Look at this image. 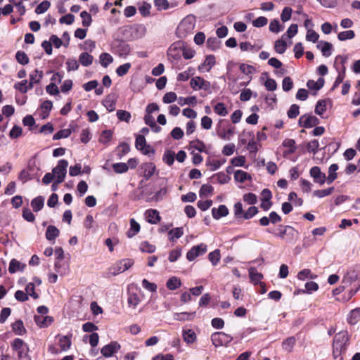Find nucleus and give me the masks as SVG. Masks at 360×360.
Returning <instances> with one entry per match:
<instances>
[{
  "label": "nucleus",
  "mask_w": 360,
  "mask_h": 360,
  "mask_svg": "<svg viewBox=\"0 0 360 360\" xmlns=\"http://www.w3.org/2000/svg\"><path fill=\"white\" fill-rule=\"evenodd\" d=\"M182 336L187 344H192L196 340V334L192 329L184 330Z\"/></svg>",
  "instance_id": "393cba45"
},
{
  "label": "nucleus",
  "mask_w": 360,
  "mask_h": 360,
  "mask_svg": "<svg viewBox=\"0 0 360 360\" xmlns=\"http://www.w3.org/2000/svg\"><path fill=\"white\" fill-rule=\"evenodd\" d=\"M283 146L284 147L288 148L289 150L288 153L289 154H292L295 152L296 150V146H295V141L294 139H286L283 142Z\"/></svg>",
  "instance_id": "680f3d73"
},
{
  "label": "nucleus",
  "mask_w": 360,
  "mask_h": 360,
  "mask_svg": "<svg viewBox=\"0 0 360 360\" xmlns=\"http://www.w3.org/2000/svg\"><path fill=\"white\" fill-rule=\"evenodd\" d=\"M309 174L313 178L314 181L320 185H323L325 182H327L326 174L321 171V169L318 166H314L310 169Z\"/></svg>",
  "instance_id": "9b49d317"
},
{
  "label": "nucleus",
  "mask_w": 360,
  "mask_h": 360,
  "mask_svg": "<svg viewBox=\"0 0 360 360\" xmlns=\"http://www.w3.org/2000/svg\"><path fill=\"white\" fill-rule=\"evenodd\" d=\"M181 285L180 278L176 276H172L168 279L166 283L167 288L170 290L178 289Z\"/></svg>",
  "instance_id": "bb28decb"
},
{
  "label": "nucleus",
  "mask_w": 360,
  "mask_h": 360,
  "mask_svg": "<svg viewBox=\"0 0 360 360\" xmlns=\"http://www.w3.org/2000/svg\"><path fill=\"white\" fill-rule=\"evenodd\" d=\"M51 3L47 1H43L41 3H40L35 9V13L37 14H41L45 13L50 7Z\"/></svg>",
  "instance_id": "052dcab7"
},
{
  "label": "nucleus",
  "mask_w": 360,
  "mask_h": 360,
  "mask_svg": "<svg viewBox=\"0 0 360 360\" xmlns=\"http://www.w3.org/2000/svg\"><path fill=\"white\" fill-rule=\"evenodd\" d=\"M215 57L213 55L207 56L205 60L200 66H199V69L205 68L206 71L209 72L211 68L215 65Z\"/></svg>",
  "instance_id": "cd10ccee"
},
{
  "label": "nucleus",
  "mask_w": 360,
  "mask_h": 360,
  "mask_svg": "<svg viewBox=\"0 0 360 360\" xmlns=\"http://www.w3.org/2000/svg\"><path fill=\"white\" fill-rule=\"evenodd\" d=\"M71 134L72 130L70 129H61L53 135V139L58 140L63 138H68L71 135Z\"/></svg>",
  "instance_id": "13d9d810"
},
{
  "label": "nucleus",
  "mask_w": 360,
  "mask_h": 360,
  "mask_svg": "<svg viewBox=\"0 0 360 360\" xmlns=\"http://www.w3.org/2000/svg\"><path fill=\"white\" fill-rule=\"evenodd\" d=\"M134 264V261L131 259H124L112 265L109 268V274L112 276H116L128 270Z\"/></svg>",
  "instance_id": "7ed1b4c3"
},
{
  "label": "nucleus",
  "mask_w": 360,
  "mask_h": 360,
  "mask_svg": "<svg viewBox=\"0 0 360 360\" xmlns=\"http://www.w3.org/2000/svg\"><path fill=\"white\" fill-rule=\"evenodd\" d=\"M355 37V33L353 30H347L340 32L338 34V38L340 41H345L347 39H352Z\"/></svg>",
  "instance_id": "8fccbe9b"
},
{
  "label": "nucleus",
  "mask_w": 360,
  "mask_h": 360,
  "mask_svg": "<svg viewBox=\"0 0 360 360\" xmlns=\"http://www.w3.org/2000/svg\"><path fill=\"white\" fill-rule=\"evenodd\" d=\"M195 312L188 313V312H181V313H176L174 315V319L177 321H191L193 320L195 316Z\"/></svg>",
  "instance_id": "79ce46f5"
},
{
  "label": "nucleus",
  "mask_w": 360,
  "mask_h": 360,
  "mask_svg": "<svg viewBox=\"0 0 360 360\" xmlns=\"http://www.w3.org/2000/svg\"><path fill=\"white\" fill-rule=\"evenodd\" d=\"M112 61L113 58L109 53H103L100 55V62L103 67H108Z\"/></svg>",
  "instance_id": "6e6d98bb"
},
{
  "label": "nucleus",
  "mask_w": 360,
  "mask_h": 360,
  "mask_svg": "<svg viewBox=\"0 0 360 360\" xmlns=\"http://www.w3.org/2000/svg\"><path fill=\"white\" fill-rule=\"evenodd\" d=\"M68 162L65 160H60L58 161V165L53 169L52 174L57 179V184L62 183L66 176L67 167Z\"/></svg>",
  "instance_id": "20e7f679"
},
{
  "label": "nucleus",
  "mask_w": 360,
  "mask_h": 360,
  "mask_svg": "<svg viewBox=\"0 0 360 360\" xmlns=\"http://www.w3.org/2000/svg\"><path fill=\"white\" fill-rule=\"evenodd\" d=\"M212 214L214 219H219L229 214V210L226 205H221L218 208H213L212 210Z\"/></svg>",
  "instance_id": "f3484780"
},
{
  "label": "nucleus",
  "mask_w": 360,
  "mask_h": 360,
  "mask_svg": "<svg viewBox=\"0 0 360 360\" xmlns=\"http://www.w3.org/2000/svg\"><path fill=\"white\" fill-rule=\"evenodd\" d=\"M220 258V250L219 249H216L215 250L210 252L208 255V259L214 266H216L218 264Z\"/></svg>",
  "instance_id": "a18cd8bd"
},
{
  "label": "nucleus",
  "mask_w": 360,
  "mask_h": 360,
  "mask_svg": "<svg viewBox=\"0 0 360 360\" xmlns=\"http://www.w3.org/2000/svg\"><path fill=\"white\" fill-rule=\"evenodd\" d=\"M293 87V82L290 77H285L282 82V89L284 91L288 92Z\"/></svg>",
  "instance_id": "774afa93"
},
{
  "label": "nucleus",
  "mask_w": 360,
  "mask_h": 360,
  "mask_svg": "<svg viewBox=\"0 0 360 360\" xmlns=\"http://www.w3.org/2000/svg\"><path fill=\"white\" fill-rule=\"evenodd\" d=\"M168 233L169 236V240H174V239H178L183 236L184 230L182 227H178L171 229Z\"/></svg>",
  "instance_id": "49530a36"
},
{
  "label": "nucleus",
  "mask_w": 360,
  "mask_h": 360,
  "mask_svg": "<svg viewBox=\"0 0 360 360\" xmlns=\"http://www.w3.org/2000/svg\"><path fill=\"white\" fill-rule=\"evenodd\" d=\"M12 349L15 351L17 353L20 352H23L24 350H30L29 347L22 339L15 338L11 342Z\"/></svg>",
  "instance_id": "a211bd4d"
},
{
  "label": "nucleus",
  "mask_w": 360,
  "mask_h": 360,
  "mask_svg": "<svg viewBox=\"0 0 360 360\" xmlns=\"http://www.w3.org/2000/svg\"><path fill=\"white\" fill-rule=\"evenodd\" d=\"M324 83H325L324 79L322 77H320L318 79L317 81L309 79L307 82V86L309 89L318 91L323 86Z\"/></svg>",
  "instance_id": "b1692460"
},
{
  "label": "nucleus",
  "mask_w": 360,
  "mask_h": 360,
  "mask_svg": "<svg viewBox=\"0 0 360 360\" xmlns=\"http://www.w3.org/2000/svg\"><path fill=\"white\" fill-rule=\"evenodd\" d=\"M213 108H214V112L219 116L224 117V116L227 115L229 113V111L227 110L226 105L221 102L216 103L214 105Z\"/></svg>",
  "instance_id": "72a5a7b5"
},
{
  "label": "nucleus",
  "mask_w": 360,
  "mask_h": 360,
  "mask_svg": "<svg viewBox=\"0 0 360 360\" xmlns=\"http://www.w3.org/2000/svg\"><path fill=\"white\" fill-rule=\"evenodd\" d=\"M25 292L34 299H37L39 295L35 292V285L33 283H29L25 287Z\"/></svg>",
  "instance_id": "69168bd1"
},
{
  "label": "nucleus",
  "mask_w": 360,
  "mask_h": 360,
  "mask_svg": "<svg viewBox=\"0 0 360 360\" xmlns=\"http://www.w3.org/2000/svg\"><path fill=\"white\" fill-rule=\"evenodd\" d=\"M249 277L250 281L255 284H259L261 280L263 278V275L261 273H259L255 267L251 266L248 269Z\"/></svg>",
  "instance_id": "dca6fc26"
},
{
  "label": "nucleus",
  "mask_w": 360,
  "mask_h": 360,
  "mask_svg": "<svg viewBox=\"0 0 360 360\" xmlns=\"http://www.w3.org/2000/svg\"><path fill=\"white\" fill-rule=\"evenodd\" d=\"M300 114V107L297 104H292L290 105L289 110L287 112L288 117L290 119H294Z\"/></svg>",
  "instance_id": "bf43d9fd"
},
{
  "label": "nucleus",
  "mask_w": 360,
  "mask_h": 360,
  "mask_svg": "<svg viewBox=\"0 0 360 360\" xmlns=\"http://www.w3.org/2000/svg\"><path fill=\"white\" fill-rule=\"evenodd\" d=\"M196 19L194 15H188L179 23L176 29V34L179 38H186L193 34L195 27Z\"/></svg>",
  "instance_id": "f257e3e1"
},
{
  "label": "nucleus",
  "mask_w": 360,
  "mask_h": 360,
  "mask_svg": "<svg viewBox=\"0 0 360 360\" xmlns=\"http://www.w3.org/2000/svg\"><path fill=\"white\" fill-rule=\"evenodd\" d=\"M25 264H22L17 259H12L9 264L8 271L11 274H14L17 271H22L25 269Z\"/></svg>",
  "instance_id": "aec40b11"
},
{
  "label": "nucleus",
  "mask_w": 360,
  "mask_h": 360,
  "mask_svg": "<svg viewBox=\"0 0 360 360\" xmlns=\"http://www.w3.org/2000/svg\"><path fill=\"white\" fill-rule=\"evenodd\" d=\"M326 110V102L324 100H320L317 102L314 112L319 115H321Z\"/></svg>",
  "instance_id": "e2e57ef3"
},
{
  "label": "nucleus",
  "mask_w": 360,
  "mask_h": 360,
  "mask_svg": "<svg viewBox=\"0 0 360 360\" xmlns=\"http://www.w3.org/2000/svg\"><path fill=\"white\" fill-rule=\"evenodd\" d=\"M146 217L148 222L152 224H155L160 221L159 212L156 210H148L146 212Z\"/></svg>",
  "instance_id": "6ab92c4d"
},
{
  "label": "nucleus",
  "mask_w": 360,
  "mask_h": 360,
  "mask_svg": "<svg viewBox=\"0 0 360 360\" xmlns=\"http://www.w3.org/2000/svg\"><path fill=\"white\" fill-rule=\"evenodd\" d=\"M140 299L136 293L129 292L127 297V304L129 307L135 309L139 304Z\"/></svg>",
  "instance_id": "c756f323"
},
{
  "label": "nucleus",
  "mask_w": 360,
  "mask_h": 360,
  "mask_svg": "<svg viewBox=\"0 0 360 360\" xmlns=\"http://www.w3.org/2000/svg\"><path fill=\"white\" fill-rule=\"evenodd\" d=\"M233 338L224 332H216L211 335V340L215 347L226 346Z\"/></svg>",
  "instance_id": "39448f33"
},
{
  "label": "nucleus",
  "mask_w": 360,
  "mask_h": 360,
  "mask_svg": "<svg viewBox=\"0 0 360 360\" xmlns=\"http://www.w3.org/2000/svg\"><path fill=\"white\" fill-rule=\"evenodd\" d=\"M43 75L44 74L42 71L35 70L29 75V79L30 82H32L35 84H38L42 79Z\"/></svg>",
  "instance_id": "c03bdc74"
},
{
  "label": "nucleus",
  "mask_w": 360,
  "mask_h": 360,
  "mask_svg": "<svg viewBox=\"0 0 360 360\" xmlns=\"http://www.w3.org/2000/svg\"><path fill=\"white\" fill-rule=\"evenodd\" d=\"M190 85L191 88L195 91L199 89L207 91L210 89L211 86L210 82L205 80L202 77H193L190 81Z\"/></svg>",
  "instance_id": "1a4fd4ad"
},
{
  "label": "nucleus",
  "mask_w": 360,
  "mask_h": 360,
  "mask_svg": "<svg viewBox=\"0 0 360 360\" xmlns=\"http://www.w3.org/2000/svg\"><path fill=\"white\" fill-rule=\"evenodd\" d=\"M116 115L120 121H124L127 123L129 122L131 117V113L124 110H118Z\"/></svg>",
  "instance_id": "09e8293b"
},
{
  "label": "nucleus",
  "mask_w": 360,
  "mask_h": 360,
  "mask_svg": "<svg viewBox=\"0 0 360 360\" xmlns=\"http://www.w3.org/2000/svg\"><path fill=\"white\" fill-rule=\"evenodd\" d=\"M338 165L335 163L332 164L328 168V175L326 176L327 184H331L338 177L337 170L338 169Z\"/></svg>",
  "instance_id": "412c9836"
},
{
  "label": "nucleus",
  "mask_w": 360,
  "mask_h": 360,
  "mask_svg": "<svg viewBox=\"0 0 360 360\" xmlns=\"http://www.w3.org/2000/svg\"><path fill=\"white\" fill-rule=\"evenodd\" d=\"M58 345L61 350H68L71 346L70 338L68 337V335L60 336L58 340Z\"/></svg>",
  "instance_id": "f704fd0d"
},
{
  "label": "nucleus",
  "mask_w": 360,
  "mask_h": 360,
  "mask_svg": "<svg viewBox=\"0 0 360 360\" xmlns=\"http://www.w3.org/2000/svg\"><path fill=\"white\" fill-rule=\"evenodd\" d=\"M279 227L281 229L279 230V232L276 234V236L284 240L287 243H292L297 240L299 232L292 226L288 225H280Z\"/></svg>",
  "instance_id": "f03ea898"
},
{
  "label": "nucleus",
  "mask_w": 360,
  "mask_h": 360,
  "mask_svg": "<svg viewBox=\"0 0 360 360\" xmlns=\"http://www.w3.org/2000/svg\"><path fill=\"white\" fill-rule=\"evenodd\" d=\"M345 67H343L342 70H340L333 85L331 87V91L335 90L343 82L345 77Z\"/></svg>",
  "instance_id": "de8ad7c7"
},
{
  "label": "nucleus",
  "mask_w": 360,
  "mask_h": 360,
  "mask_svg": "<svg viewBox=\"0 0 360 360\" xmlns=\"http://www.w3.org/2000/svg\"><path fill=\"white\" fill-rule=\"evenodd\" d=\"M296 339L295 337H290L285 339L282 343L283 349L288 352H290L292 350L294 345H295Z\"/></svg>",
  "instance_id": "ea45409f"
},
{
  "label": "nucleus",
  "mask_w": 360,
  "mask_h": 360,
  "mask_svg": "<svg viewBox=\"0 0 360 360\" xmlns=\"http://www.w3.org/2000/svg\"><path fill=\"white\" fill-rule=\"evenodd\" d=\"M12 330L15 335H22L26 333V329L24 326L23 322L21 320H18L11 325Z\"/></svg>",
  "instance_id": "a878e982"
},
{
  "label": "nucleus",
  "mask_w": 360,
  "mask_h": 360,
  "mask_svg": "<svg viewBox=\"0 0 360 360\" xmlns=\"http://www.w3.org/2000/svg\"><path fill=\"white\" fill-rule=\"evenodd\" d=\"M349 337L347 331L342 330L338 333L333 339V347L341 349L344 351L347 350Z\"/></svg>",
  "instance_id": "423d86ee"
},
{
  "label": "nucleus",
  "mask_w": 360,
  "mask_h": 360,
  "mask_svg": "<svg viewBox=\"0 0 360 360\" xmlns=\"http://www.w3.org/2000/svg\"><path fill=\"white\" fill-rule=\"evenodd\" d=\"M93 56L87 52L82 53L79 56V61L83 66H89L93 63Z\"/></svg>",
  "instance_id": "473e14b6"
},
{
  "label": "nucleus",
  "mask_w": 360,
  "mask_h": 360,
  "mask_svg": "<svg viewBox=\"0 0 360 360\" xmlns=\"http://www.w3.org/2000/svg\"><path fill=\"white\" fill-rule=\"evenodd\" d=\"M320 123L319 119L314 115L304 114L302 115L298 121V124L301 127L311 128L317 126Z\"/></svg>",
  "instance_id": "6e6552de"
},
{
  "label": "nucleus",
  "mask_w": 360,
  "mask_h": 360,
  "mask_svg": "<svg viewBox=\"0 0 360 360\" xmlns=\"http://www.w3.org/2000/svg\"><path fill=\"white\" fill-rule=\"evenodd\" d=\"M317 47L321 49L325 57H329L332 53L333 45L328 41H320Z\"/></svg>",
  "instance_id": "5701e85b"
},
{
  "label": "nucleus",
  "mask_w": 360,
  "mask_h": 360,
  "mask_svg": "<svg viewBox=\"0 0 360 360\" xmlns=\"http://www.w3.org/2000/svg\"><path fill=\"white\" fill-rule=\"evenodd\" d=\"M240 48L243 51H250L252 52H256L261 49V46H255L254 45H252L250 42L245 41L241 42L240 44Z\"/></svg>",
  "instance_id": "864d4df0"
},
{
  "label": "nucleus",
  "mask_w": 360,
  "mask_h": 360,
  "mask_svg": "<svg viewBox=\"0 0 360 360\" xmlns=\"http://www.w3.org/2000/svg\"><path fill=\"white\" fill-rule=\"evenodd\" d=\"M135 146L138 150H141L143 154L147 155L149 153L148 148L150 146L146 145V139L143 135H138L136 136Z\"/></svg>",
  "instance_id": "2eb2a0df"
},
{
  "label": "nucleus",
  "mask_w": 360,
  "mask_h": 360,
  "mask_svg": "<svg viewBox=\"0 0 360 360\" xmlns=\"http://www.w3.org/2000/svg\"><path fill=\"white\" fill-rule=\"evenodd\" d=\"M59 235V230L54 226H48L46 231V238L48 240H55Z\"/></svg>",
  "instance_id": "7c9ffc66"
},
{
  "label": "nucleus",
  "mask_w": 360,
  "mask_h": 360,
  "mask_svg": "<svg viewBox=\"0 0 360 360\" xmlns=\"http://www.w3.org/2000/svg\"><path fill=\"white\" fill-rule=\"evenodd\" d=\"M207 252V245L204 243L193 246L186 254L188 261H193L198 256L204 255Z\"/></svg>",
  "instance_id": "9d476101"
},
{
  "label": "nucleus",
  "mask_w": 360,
  "mask_h": 360,
  "mask_svg": "<svg viewBox=\"0 0 360 360\" xmlns=\"http://www.w3.org/2000/svg\"><path fill=\"white\" fill-rule=\"evenodd\" d=\"M360 318V308H356L352 310L347 316V321L351 325H354L357 323Z\"/></svg>",
  "instance_id": "2f4dec72"
},
{
  "label": "nucleus",
  "mask_w": 360,
  "mask_h": 360,
  "mask_svg": "<svg viewBox=\"0 0 360 360\" xmlns=\"http://www.w3.org/2000/svg\"><path fill=\"white\" fill-rule=\"evenodd\" d=\"M174 158H175V153L174 152L167 150L165 151L163 155V161L168 165L169 166H171L173 165L174 162Z\"/></svg>",
  "instance_id": "37998d69"
},
{
  "label": "nucleus",
  "mask_w": 360,
  "mask_h": 360,
  "mask_svg": "<svg viewBox=\"0 0 360 360\" xmlns=\"http://www.w3.org/2000/svg\"><path fill=\"white\" fill-rule=\"evenodd\" d=\"M103 104L108 112H112L115 110V101L112 99L110 96L105 98V99L103 101Z\"/></svg>",
  "instance_id": "3c124183"
},
{
  "label": "nucleus",
  "mask_w": 360,
  "mask_h": 360,
  "mask_svg": "<svg viewBox=\"0 0 360 360\" xmlns=\"http://www.w3.org/2000/svg\"><path fill=\"white\" fill-rule=\"evenodd\" d=\"M286 48L287 44L284 40L278 39L275 41L274 49L278 53H283L285 51Z\"/></svg>",
  "instance_id": "5fc2aeb1"
},
{
  "label": "nucleus",
  "mask_w": 360,
  "mask_h": 360,
  "mask_svg": "<svg viewBox=\"0 0 360 360\" xmlns=\"http://www.w3.org/2000/svg\"><path fill=\"white\" fill-rule=\"evenodd\" d=\"M220 41L217 37H210L207 40V46L209 49L214 51L219 48Z\"/></svg>",
  "instance_id": "0e129e2a"
},
{
  "label": "nucleus",
  "mask_w": 360,
  "mask_h": 360,
  "mask_svg": "<svg viewBox=\"0 0 360 360\" xmlns=\"http://www.w3.org/2000/svg\"><path fill=\"white\" fill-rule=\"evenodd\" d=\"M189 146L191 148L198 150L199 152H204L208 153V152L205 150L206 146L205 144L200 140L196 139L195 141H192L190 142Z\"/></svg>",
  "instance_id": "c9c22d12"
},
{
  "label": "nucleus",
  "mask_w": 360,
  "mask_h": 360,
  "mask_svg": "<svg viewBox=\"0 0 360 360\" xmlns=\"http://www.w3.org/2000/svg\"><path fill=\"white\" fill-rule=\"evenodd\" d=\"M234 179L237 181L243 183L248 179H251V176L245 171L237 170L235 172Z\"/></svg>",
  "instance_id": "4c0bfd02"
},
{
  "label": "nucleus",
  "mask_w": 360,
  "mask_h": 360,
  "mask_svg": "<svg viewBox=\"0 0 360 360\" xmlns=\"http://www.w3.org/2000/svg\"><path fill=\"white\" fill-rule=\"evenodd\" d=\"M34 321L40 328H47L53 322V318L50 316H34Z\"/></svg>",
  "instance_id": "4468645a"
},
{
  "label": "nucleus",
  "mask_w": 360,
  "mask_h": 360,
  "mask_svg": "<svg viewBox=\"0 0 360 360\" xmlns=\"http://www.w3.org/2000/svg\"><path fill=\"white\" fill-rule=\"evenodd\" d=\"M154 4L158 11L167 10L176 6V4L170 5L167 0H154Z\"/></svg>",
  "instance_id": "e433bc0d"
},
{
  "label": "nucleus",
  "mask_w": 360,
  "mask_h": 360,
  "mask_svg": "<svg viewBox=\"0 0 360 360\" xmlns=\"http://www.w3.org/2000/svg\"><path fill=\"white\" fill-rule=\"evenodd\" d=\"M140 225L134 219H130V229L127 232V237L129 238H133L140 231Z\"/></svg>",
  "instance_id": "4be33fe9"
},
{
  "label": "nucleus",
  "mask_w": 360,
  "mask_h": 360,
  "mask_svg": "<svg viewBox=\"0 0 360 360\" xmlns=\"http://www.w3.org/2000/svg\"><path fill=\"white\" fill-rule=\"evenodd\" d=\"M140 170L144 179L148 180L153 176L156 170V167L153 162H146L141 165Z\"/></svg>",
  "instance_id": "ddd939ff"
},
{
  "label": "nucleus",
  "mask_w": 360,
  "mask_h": 360,
  "mask_svg": "<svg viewBox=\"0 0 360 360\" xmlns=\"http://www.w3.org/2000/svg\"><path fill=\"white\" fill-rule=\"evenodd\" d=\"M114 51L120 57L126 58L130 53L131 49L127 43L118 41L113 46Z\"/></svg>",
  "instance_id": "f8f14e48"
},
{
  "label": "nucleus",
  "mask_w": 360,
  "mask_h": 360,
  "mask_svg": "<svg viewBox=\"0 0 360 360\" xmlns=\"http://www.w3.org/2000/svg\"><path fill=\"white\" fill-rule=\"evenodd\" d=\"M358 278L357 273L354 270H350L345 275L342 282L345 284H351Z\"/></svg>",
  "instance_id": "58836bf2"
},
{
  "label": "nucleus",
  "mask_w": 360,
  "mask_h": 360,
  "mask_svg": "<svg viewBox=\"0 0 360 360\" xmlns=\"http://www.w3.org/2000/svg\"><path fill=\"white\" fill-rule=\"evenodd\" d=\"M112 168H113L115 172H116L117 174H122V173H125L128 171L129 166L127 165V163L118 162V163L113 164Z\"/></svg>",
  "instance_id": "603ef678"
},
{
  "label": "nucleus",
  "mask_w": 360,
  "mask_h": 360,
  "mask_svg": "<svg viewBox=\"0 0 360 360\" xmlns=\"http://www.w3.org/2000/svg\"><path fill=\"white\" fill-rule=\"evenodd\" d=\"M44 198L42 196H38L31 201V206L33 211L36 212L40 211L44 207Z\"/></svg>",
  "instance_id": "c85d7f7f"
},
{
  "label": "nucleus",
  "mask_w": 360,
  "mask_h": 360,
  "mask_svg": "<svg viewBox=\"0 0 360 360\" xmlns=\"http://www.w3.org/2000/svg\"><path fill=\"white\" fill-rule=\"evenodd\" d=\"M120 345L116 341H112L102 347L101 353L103 357L112 359L114 354L120 349Z\"/></svg>",
  "instance_id": "0eeeda50"
},
{
  "label": "nucleus",
  "mask_w": 360,
  "mask_h": 360,
  "mask_svg": "<svg viewBox=\"0 0 360 360\" xmlns=\"http://www.w3.org/2000/svg\"><path fill=\"white\" fill-rule=\"evenodd\" d=\"M178 103L183 106L184 105H195L197 104V98L195 96H188L186 98L179 97L177 100Z\"/></svg>",
  "instance_id": "a19ab883"
},
{
  "label": "nucleus",
  "mask_w": 360,
  "mask_h": 360,
  "mask_svg": "<svg viewBox=\"0 0 360 360\" xmlns=\"http://www.w3.org/2000/svg\"><path fill=\"white\" fill-rule=\"evenodd\" d=\"M131 68V64L129 63H124L122 65H120L116 69V73L120 77H123L125 75Z\"/></svg>",
  "instance_id": "338daca9"
},
{
  "label": "nucleus",
  "mask_w": 360,
  "mask_h": 360,
  "mask_svg": "<svg viewBox=\"0 0 360 360\" xmlns=\"http://www.w3.org/2000/svg\"><path fill=\"white\" fill-rule=\"evenodd\" d=\"M15 59L21 65H26L29 63V58L24 51H17L15 53Z\"/></svg>",
  "instance_id": "4d7b16f0"
}]
</instances>
